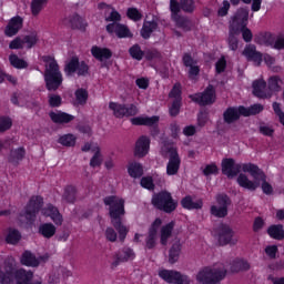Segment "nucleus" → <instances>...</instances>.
<instances>
[{"label":"nucleus","mask_w":284,"mask_h":284,"mask_svg":"<svg viewBox=\"0 0 284 284\" xmlns=\"http://www.w3.org/2000/svg\"><path fill=\"white\" fill-rule=\"evenodd\" d=\"M34 273L26 268H17L14 257H7L0 267L1 284H42L41 281L32 282Z\"/></svg>","instance_id":"nucleus-1"},{"label":"nucleus","mask_w":284,"mask_h":284,"mask_svg":"<svg viewBox=\"0 0 284 284\" xmlns=\"http://www.w3.org/2000/svg\"><path fill=\"white\" fill-rule=\"evenodd\" d=\"M103 203L109 206L111 225L116 230L120 243H125V239L130 232V227L125 226L121 219L122 216H125V200L116 195H110L104 197Z\"/></svg>","instance_id":"nucleus-2"},{"label":"nucleus","mask_w":284,"mask_h":284,"mask_svg":"<svg viewBox=\"0 0 284 284\" xmlns=\"http://www.w3.org/2000/svg\"><path fill=\"white\" fill-rule=\"evenodd\" d=\"M42 61L45 63L44 81L47 90H59L61 83H63V74L61 73L59 63L52 55H43Z\"/></svg>","instance_id":"nucleus-3"},{"label":"nucleus","mask_w":284,"mask_h":284,"mask_svg":"<svg viewBox=\"0 0 284 284\" xmlns=\"http://www.w3.org/2000/svg\"><path fill=\"white\" fill-rule=\"evenodd\" d=\"M225 276H227V267L220 263L202 268L196 275V281L202 284H216L221 283Z\"/></svg>","instance_id":"nucleus-4"},{"label":"nucleus","mask_w":284,"mask_h":284,"mask_svg":"<svg viewBox=\"0 0 284 284\" xmlns=\"http://www.w3.org/2000/svg\"><path fill=\"white\" fill-rule=\"evenodd\" d=\"M161 154L162 156H166L169 154V162L166 164L168 176L179 174V170L181 168V156H179V151L174 146V143L164 140L162 142Z\"/></svg>","instance_id":"nucleus-5"},{"label":"nucleus","mask_w":284,"mask_h":284,"mask_svg":"<svg viewBox=\"0 0 284 284\" xmlns=\"http://www.w3.org/2000/svg\"><path fill=\"white\" fill-rule=\"evenodd\" d=\"M241 170L242 172H247L248 174H257L258 165L254 163L236 164L234 159H224L222 161V173L229 179H234V176H237Z\"/></svg>","instance_id":"nucleus-6"},{"label":"nucleus","mask_w":284,"mask_h":284,"mask_svg":"<svg viewBox=\"0 0 284 284\" xmlns=\"http://www.w3.org/2000/svg\"><path fill=\"white\" fill-rule=\"evenodd\" d=\"M152 205L162 212L170 214L176 210V201L172 199V194L168 191H162L152 197Z\"/></svg>","instance_id":"nucleus-7"},{"label":"nucleus","mask_w":284,"mask_h":284,"mask_svg":"<svg viewBox=\"0 0 284 284\" xmlns=\"http://www.w3.org/2000/svg\"><path fill=\"white\" fill-rule=\"evenodd\" d=\"M109 110L113 112L116 119H123L124 116H136L139 114V108L136 104H120L116 102L109 103Z\"/></svg>","instance_id":"nucleus-8"},{"label":"nucleus","mask_w":284,"mask_h":284,"mask_svg":"<svg viewBox=\"0 0 284 284\" xmlns=\"http://www.w3.org/2000/svg\"><path fill=\"white\" fill-rule=\"evenodd\" d=\"M160 278L170 284H190V277L187 275L181 274L179 271L174 270H162L159 272Z\"/></svg>","instance_id":"nucleus-9"},{"label":"nucleus","mask_w":284,"mask_h":284,"mask_svg":"<svg viewBox=\"0 0 284 284\" xmlns=\"http://www.w3.org/2000/svg\"><path fill=\"white\" fill-rule=\"evenodd\" d=\"M217 205L211 206V214L216 219H225L227 215V207H230L232 201L226 194H220L216 196Z\"/></svg>","instance_id":"nucleus-10"},{"label":"nucleus","mask_w":284,"mask_h":284,"mask_svg":"<svg viewBox=\"0 0 284 284\" xmlns=\"http://www.w3.org/2000/svg\"><path fill=\"white\" fill-rule=\"evenodd\" d=\"M89 70L90 67H88V63H85V61L80 62L77 57L71 58L64 67V72L68 77L74 74V72H77L79 77H85Z\"/></svg>","instance_id":"nucleus-11"},{"label":"nucleus","mask_w":284,"mask_h":284,"mask_svg":"<svg viewBox=\"0 0 284 284\" xmlns=\"http://www.w3.org/2000/svg\"><path fill=\"white\" fill-rule=\"evenodd\" d=\"M190 99L199 105H212L216 101V91L213 85H209L203 93L190 95Z\"/></svg>","instance_id":"nucleus-12"},{"label":"nucleus","mask_w":284,"mask_h":284,"mask_svg":"<svg viewBox=\"0 0 284 284\" xmlns=\"http://www.w3.org/2000/svg\"><path fill=\"white\" fill-rule=\"evenodd\" d=\"M170 10L172 12L171 18L176 23L178 28H182V30H190L192 28V22L187 20V18L181 17L179 12H181V7L176 0L170 1Z\"/></svg>","instance_id":"nucleus-13"},{"label":"nucleus","mask_w":284,"mask_h":284,"mask_svg":"<svg viewBox=\"0 0 284 284\" xmlns=\"http://www.w3.org/2000/svg\"><path fill=\"white\" fill-rule=\"evenodd\" d=\"M43 206V197L37 195L32 196L27 204V207L24 210L23 216L27 219V221H34L37 219V214H39V211Z\"/></svg>","instance_id":"nucleus-14"},{"label":"nucleus","mask_w":284,"mask_h":284,"mask_svg":"<svg viewBox=\"0 0 284 284\" xmlns=\"http://www.w3.org/2000/svg\"><path fill=\"white\" fill-rule=\"evenodd\" d=\"M220 245H236L239 237H234V231L227 224H221L217 229Z\"/></svg>","instance_id":"nucleus-15"},{"label":"nucleus","mask_w":284,"mask_h":284,"mask_svg":"<svg viewBox=\"0 0 284 284\" xmlns=\"http://www.w3.org/2000/svg\"><path fill=\"white\" fill-rule=\"evenodd\" d=\"M163 224V221L161 219H155V221L151 224V227L149 229V234L145 239V247L146 250H154L156 247V239H158V232L159 227Z\"/></svg>","instance_id":"nucleus-16"},{"label":"nucleus","mask_w":284,"mask_h":284,"mask_svg":"<svg viewBox=\"0 0 284 284\" xmlns=\"http://www.w3.org/2000/svg\"><path fill=\"white\" fill-rule=\"evenodd\" d=\"M258 43L261 45H270L271 48H274V50H284V34L273 37L272 34L266 33L258 40Z\"/></svg>","instance_id":"nucleus-17"},{"label":"nucleus","mask_w":284,"mask_h":284,"mask_svg":"<svg viewBox=\"0 0 284 284\" xmlns=\"http://www.w3.org/2000/svg\"><path fill=\"white\" fill-rule=\"evenodd\" d=\"M106 32L114 33L119 39H132L134 37L128 26L122 23H110L106 26Z\"/></svg>","instance_id":"nucleus-18"},{"label":"nucleus","mask_w":284,"mask_h":284,"mask_svg":"<svg viewBox=\"0 0 284 284\" xmlns=\"http://www.w3.org/2000/svg\"><path fill=\"white\" fill-rule=\"evenodd\" d=\"M250 18V10L242 8L239 9L233 19L231 20L230 28L233 30H239L243 23L247 24V19Z\"/></svg>","instance_id":"nucleus-19"},{"label":"nucleus","mask_w":284,"mask_h":284,"mask_svg":"<svg viewBox=\"0 0 284 284\" xmlns=\"http://www.w3.org/2000/svg\"><path fill=\"white\" fill-rule=\"evenodd\" d=\"M253 94L258 99H270L272 92L267 89L265 80H255L253 82Z\"/></svg>","instance_id":"nucleus-20"},{"label":"nucleus","mask_w":284,"mask_h":284,"mask_svg":"<svg viewBox=\"0 0 284 284\" xmlns=\"http://www.w3.org/2000/svg\"><path fill=\"white\" fill-rule=\"evenodd\" d=\"M150 152V138L142 135L135 142L134 154L140 159H143Z\"/></svg>","instance_id":"nucleus-21"},{"label":"nucleus","mask_w":284,"mask_h":284,"mask_svg":"<svg viewBox=\"0 0 284 284\" xmlns=\"http://www.w3.org/2000/svg\"><path fill=\"white\" fill-rule=\"evenodd\" d=\"M237 184L240 187H244V190H248L250 192H254L260 187L258 179L250 180L244 173L237 176Z\"/></svg>","instance_id":"nucleus-22"},{"label":"nucleus","mask_w":284,"mask_h":284,"mask_svg":"<svg viewBox=\"0 0 284 284\" xmlns=\"http://www.w3.org/2000/svg\"><path fill=\"white\" fill-rule=\"evenodd\" d=\"M21 28H23V18L21 17H13L10 19L6 30H4V34L7 37H14V34L19 33V30H21Z\"/></svg>","instance_id":"nucleus-23"},{"label":"nucleus","mask_w":284,"mask_h":284,"mask_svg":"<svg viewBox=\"0 0 284 284\" xmlns=\"http://www.w3.org/2000/svg\"><path fill=\"white\" fill-rule=\"evenodd\" d=\"M243 55L246 57L248 61H253L255 65H261L263 61V54L256 51V47L254 44L246 45L243 51Z\"/></svg>","instance_id":"nucleus-24"},{"label":"nucleus","mask_w":284,"mask_h":284,"mask_svg":"<svg viewBox=\"0 0 284 284\" xmlns=\"http://www.w3.org/2000/svg\"><path fill=\"white\" fill-rule=\"evenodd\" d=\"M42 214L44 216H50L55 225L63 224V216H61V213H59V209L54 207L52 204H48L44 209H42Z\"/></svg>","instance_id":"nucleus-25"},{"label":"nucleus","mask_w":284,"mask_h":284,"mask_svg":"<svg viewBox=\"0 0 284 284\" xmlns=\"http://www.w3.org/2000/svg\"><path fill=\"white\" fill-rule=\"evenodd\" d=\"M251 176L253 179H257L260 185L262 183V191L264 192V194H272V192H274L272 184L267 182V175H265V172H263L261 168H258L257 173L251 174Z\"/></svg>","instance_id":"nucleus-26"},{"label":"nucleus","mask_w":284,"mask_h":284,"mask_svg":"<svg viewBox=\"0 0 284 284\" xmlns=\"http://www.w3.org/2000/svg\"><path fill=\"white\" fill-rule=\"evenodd\" d=\"M91 54L98 61H108V59H112V51L110 49L98 45L91 48Z\"/></svg>","instance_id":"nucleus-27"},{"label":"nucleus","mask_w":284,"mask_h":284,"mask_svg":"<svg viewBox=\"0 0 284 284\" xmlns=\"http://www.w3.org/2000/svg\"><path fill=\"white\" fill-rule=\"evenodd\" d=\"M174 222H170L160 229V243L161 245H168V241L172 239V232H174Z\"/></svg>","instance_id":"nucleus-28"},{"label":"nucleus","mask_w":284,"mask_h":284,"mask_svg":"<svg viewBox=\"0 0 284 284\" xmlns=\"http://www.w3.org/2000/svg\"><path fill=\"white\" fill-rule=\"evenodd\" d=\"M132 125H146L152 128V125H156L159 123V116H136L131 119Z\"/></svg>","instance_id":"nucleus-29"},{"label":"nucleus","mask_w":284,"mask_h":284,"mask_svg":"<svg viewBox=\"0 0 284 284\" xmlns=\"http://www.w3.org/2000/svg\"><path fill=\"white\" fill-rule=\"evenodd\" d=\"M241 106L239 108H229L223 113V119L225 123H234V121H239L241 119Z\"/></svg>","instance_id":"nucleus-30"},{"label":"nucleus","mask_w":284,"mask_h":284,"mask_svg":"<svg viewBox=\"0 0 284 284\" xmlns=\"http://www.w3.org/2000/svg\"><path fill=\"white\" fill-rule=\"evenodd\" d=\"M26 159V148L19 146L10 151L8 161L13 165H19V162Z\"/></svg>","instance_id":"nucleus-31"},{"label":"nucleus","mask_w":284,"mask_h":284,"mask_svg":"<svg viewBox=\"0 0 284 284\" xmlns=\"http://www.w3.org/2000/svg\"><path fill=\"white\" fill-rule=\"evenodd\" d=\"M22 265H26L27 267H39L40 261L32 254L31 252L26 251L20 260Z\"/></svg>","instance_id":"nucleus-32"},{"label":"nucleus","mask_w":284,"mask_h":284,"mask_svg":"<svg viewBox=\"0 0 284 284\" xmlns=\"http://www.w3.org/2000/svg\"><path fill=\"white\" fill-rule=\"evenodd\" d=\"M136 255L134 254V251L130 247H123L119 254H118V262H115V265H119L120 263H128V261H134V257Z\"/></svg>","instance_id":"nucleus-33"},{"label":"nucleus","mask_w":284,"mask_h":284,"mask_svg":"<svg viewBox=\"0 0 284 284\" xmlns=\"http://www.w3.org/2000/svg\"><path fill=\"white\" fill-rule=\"evenodd\" d=\"M156 28H159V24L156 23V21H154V20L144 21L142 30H141V37L143 39H150L152 32H154V30H156Z\"/></svg>","instance_id":"nucleus-34"},{"label":"nucleus","mask_w":284,"mask_h":284,"mask_svg":"<svg viewBox=\"0 0 284 284\" xmlns=\"http://www.w3.org/2000/svg\"><path fill=\"white\" fill-rule=\"evenodd\" d=\"M50 119L53 121V123H70V121H74V115H70L68 113L59 112L50 113Z\"/></svg>","instance_id":"nucleus-35"},{"label":"nucleus","mask_w":284,"mask_h":284,"mask_svg":"<svg viewBox=\"0 0 284 284\" xmlns=\"http://www.w3.org/2000/svg\"><path fill=\"white\" fill-rule=\"evenodd\" d=\"M39 233L44 236V239H52L57 234V226L52 223H44L40 225Z\"/></svg>","instance_id":"nucleus-36"},{"label":"nucleus","mask_w":284,"mask_h":284,"mask_svg":"<svg viewBox=\"0 0 284 284\" xmlns=\"http://www.w3.org/2000/svg\"><path fill=\"white\" fill-rule=\"evenodd\" d=\"M267 234L268 236H271V239H275L276 241H283L284 239L283 225L277 224V225L270 226L267 230Z\"/></svg>","instance_id":"nucleus-37"},{"label":"nucleus","mask_w":284,"mask_h":284,"mask_svg":"<svg viewBox=\"0 0 284 284\" xmlns=\"http://www.w3.org/2000/svg\"><path fill=\"white\" fill-rule=\"evenodd\" d=\"M179 256H181V242H175L169 251V263L174 265L179 261Z\"/></svg>","instance_id":"nucleus-38"},{"label":"nucleus","mask_w":284,"mask_h":284,"mask_svg":"<svg viewBox=\"0 0 284 284\" xmlns=\"http://www.w3.org/2000/svg\"><path fill=\"white\" fill-rule=\"evenodd\" d=\"M181 203L186 210H201L203 207V201L197 200L193 202L192 196L184 197Z\"/></svg>","instance_id":"nucleus-39"},{"label":"nucleus","mask_w":284,"mask_h":284,"mask_svg":"<svg viewBox=\"0 0 284 284\" xmlns=\"http://www.w3.org/2000/svg\"><path fill=\"white\" fill-rule=\"evenodd\" d=\"M48 6V0H32L31 1V14L33 17H39L43 8Z\"/></svg>","instance_id":"nucleus-40"},{"label":"nucleus","mask_w":284,"mask_h":284,"mask_svg":"<svg viewBox=\"0 0 284 284\" xmlns=\"http://www.w3.org/2000/svg\"><path fill=\"white\" fill-rule=\"evenodd\" d=\"M128 170L132 179H140V176H143V165H141L139 162L130 163Z\"/></svg>","instance_id":"nucleus-41"},{"label":"nucleus","mask_w":284,"mask_h":284,"mask_svg":"<svg viewBox=\"0 0 284 284\" xmlns=\"http://www.w3.org/2000/svg\"><path fill=\"white\" fill-rule=\"evenodd\" d=\"M264 110L262 104H253L251 108L241 106L240 112L242 116H252L255 114H261V111Z\"/></svg>","instance_id":"nucleus-42"},{"label":"nucleus","mask_w":284,"mask_h":284,"mask_svg":"<svg viewBox=\"0 0 284 284\" xmlns=\"http://www.w3.org/2000/svg\"><path fill=\"white\" fill-rule=\"evenodd\" d=\"M250 270V263L243 260H235L231 264V272L237 273V272H247Z\"/></svg>","instance_id":"nucleus-43"},{"label":"nucleus","mask_w":284,"mask_h":284,"mask_svg":"<svg viewBox=\"0 0 284 284\" xmlns=\"http://www.w3.org/2000/svg\"><path fill=\"white\" fill-rule=\"evenodd\" d=\"M236 34H239V29H233L230 27L229 33V48L230 50L236 51L239 50V39H236Z\"/></svg>","instance_id":"nucleus-44"},{"label":"nucleus","mask_w":284,"mask_h":284,"mask_svg":"<svg viewBox=\"0 0 284 284\" xmlns=\"http://www.w3.org/2000/svg\"><path fill=\"white\" fill-rule=\"evenodd\" d=\"M283 84V80L278 78V75H273L268 79V92H281V85Z\"/></svg>","instance_id":"nucleus-45"},{"label":"nucleus","mask_w":284,"mask_h":284,"mask_svg":"<svg viewBox=\"0 0 284 284\" xmlns=\"http://www.w3.org/2000/svg\"><path fill=\"white\" fill-rule=\"evenodd\" d=\"M92 152L94 154L90 160V165L91 168H99L101 163H103V155L101 154V149L99 146H95L94 149H92Z\"/></svg>","instance_id":"nucleus-46"},{"label":"nucleus","mask_w":284,"mask_h":284,"mask_svg":"<svg viewBox=\"0 0 284 284\" xmlns=\"http://www.w3.org/2000/svg\"><path fill=\"white\" fill-rule=\"evenodd\" d=\"M62 199L67 203H74L77 201V189L74 186H67Z\"/></svg>","instance_id":"nucleus-47"},{"label":"nucleus","mask_w":284,"mask_h":284,"mask_svg":"<svg viewBox=\"0 0 284 284\" xmlns=\"http://www.w3.org/2000/svg\"><path fill=\"white\" fill-rule=\"evenodd\" d=\"M88 90L78 89L75 91V103L77 105H85L88 103Z\"/></svg>","instance_id":"nucleus-48"},{"label":"nucleus","mask_w":284,"mask_h":284,"mask_svg":"<svg viewBox=\"0 0 284 284\" xmlns=\"http://www.w3.org/2000/svg\"><path fill=\"white\" fill-rule=\"evenodd\" d=\"M7 243L10 245H17L19 241H21V233L14 229H10L7 237H6Z\"/></svg>","instance_id":"nucleus-49"},{"label":"nucleus","mask_w":284,"mask_h":284,"mask_svg":"<svg viewBox=\"0 0 284 284\" xmlns=\"http://www.w3.org/2000/svg\"><path fill=\"white\" fill-rule=\"evenodd\" d=\"M130 57L132 59H135V61H141L143 60V57H145V52L141 50V45L134 44L129 49Z\"/></svg>","instance_id":"nucleus-50"},{"label":"nucleus","mask_w":284,"mask_h":284,"mask_svg":"<svg viewBox=\"0 0 284 284\" xmlns=\"http://www.w3.org/2000/svg\"><path fill=\"white\" fill-rule=\"evenodd\" d=\"M59 143L65 148H72L77 144V138L72 134H65L60 136Z\"/></svg>","instance_id":"nucleus-51"},{"label":"nucleus","mask_w":284,"mask_h":284,"mask_svg":"<svg viewBox=\"0 0 284 284\" xmlns=\"http://www.w3.org/2000/svg\"><path fill=\"white\" fill-rule=\"evenodd\" d=\"M9 61L13 68H18L19 70L23 68H28V62H26L23 59L19 58L17 54H11L9 57Z\"/></svg>","instance_id":"nucleus-52"},{"label":"nucleus","mask_w":284,"mask_h":284,"mask_svg":"<svg viewBox=\"0 0 284 284\" xmlns=\"http://www.w3.org/2000/svg\"><path fill=\"white\" fill-rule=\"evenodd\" d=\"M22 41L24 45H27L28 50H30L34 48V45H37V43L39 42V36H37V33H31L29 36H24L22 38Z\"/></svg>","instance_id":"nucleus-53"},{"label":"nucleus","mask_w":284,"mask_h":284,"mask_svg":"<svg viewBox=\"0 0 284 284\" xmlns=\"http://www.w3.org/2000/svg\"><path fill=\"white\" fill-rule=\"evenodd\" d=\"M104 236L109 243H116V240L119 239V234L116 233V230L114 227L109 226L104 231Z\"/></svg>","instance_id":"nucleus-54"},{"label":"nucleus","mask_w":284,"mask_h":284,"mask_svg":"<svg viewBox=\"0 0 284 284\" xmlns=\"http://www.w3.org/2000/svg\"><path fill=\"white\" fill-rule=\"evenodd\" d=\"M126 17L131 19V21H141V19H143V14L136 8H129L126 10Z\"/></svg>","instance_id":"nucleus-55"},{"label":"nucleus","mask_w":284,"mask_h":284,"mask_svg":"<svg viewBox=\"0 0 284 284\" xmlns=\"http://www.w3.org/2000/svg\"><path fill=\"white\" fill-rule=\"evenodd\" d=\"M239 32H242L243 40L246 43H250V41H252L253 34L252 30L247 28V23H243L241 27H239Z\"/></svg>","instance_id":"nucleus-56"},{"label":"nucleus","mask_w":284,"mask_h":284,"mask_svg":"<svg viewBox=\"0 0 284 284\" xmlns=\"http://www.w3.org/2000/svg\"><path fill=\"white\" fill-rule=\"evenodd\" d=\"M10 50H23L26 48V44L23 42V38L17 37L13 39L9 44Z\"/></svg>","instance_id":"nucleus-57"},{"label":"nucleus","mask_w":284,"mask_h":284,"mask_svg":"<svg viewBox=\"0 0 284 284\" xmlns=\"http://www.w3.org/2000/svg\"><path fill=\"white\" fill-rule=\"evenodd\" d=\"M12 128V119L7 116L0 118V132H6Z\"/></svg>","instance_id":"nucleus-58"},{"label":"nucleus","mask_w":284,"mask_h":284,"mask_svg":"<svg viewBox=\"0 0 284 284\" xmlns=\"http://www.w3.org/2000/svg\"><path fill=\"white\" fill-rule=\"evenodd\" d=\"M180 6L184 12H194V0H181Z\"/></svg>","instance_id":"nucleus-59"},{"label":"nucleus","mask_w":284,"mask_h":284,"mask_svg":"<svg viewBox=\"0 0 284 284\" xmlns=\"http://www.w3.org/2000/svg\"><path fill=\"white\" fill-rule=\"evenodd\" d=\"M169 97L174 101H181V84H175L171 90Z\"/></svg>","instance_id":"nucleus-60"},{"label":"nucleus","mask_w":284,"mask_h":284,"mask_svg":"<svg viewBox=\"0 0 284 284\" xmlns=\"http://www.w3.org/2000/svg\"><path fill=\"white\" fill-rule=\"evenodd\" d=\"M145 59H148V61H154L156 59H161V52H159V50L156 49L148 50L145 53Z\"/></svg>","instance_id":"nucleus-61"},{"label":"nucleus","mask_w":284,"mask_h":284,"mask_svg":"<svg viewBox=\"0 0 284 284\" xmlns=\"http://www.w3.org/2000/svg\"><path fill=\"white\" fill-rule=\"evenodd\" d=\"M180 111H181V100H174L170 108L171 116H176Z\"/></svg>","instance_id":"nucleus-62"},{"label":"nucleus","mask_w":284,"mask_h":284,"mask_svg":"<svg viewBox=\"0 0 284 284\" xmlns=\"http://www.w3.org/2000/svg\"><path fill=\"white\" fill-rule=\"evenodd\" d=\"M61 95H57V94H50L49 95V105H51V108H59V105H61Z\"/></svg>","instance_id":"nucleus-63"},{"label":"nucleus","mask_w":284,"mask_h":284,"mask_svg":"<svg viewBox=\"0 0 284 284\" xmlns=\"http://www.w3.org/2000/svg\"><path fill=\"white\" fill-rule=\"evenodd\" d=\"M260 132L264 136H272L274 134V129L267 124H261L260 125Z\"/></svg>","instance_id":"nucleus-64"}]
</instances>
